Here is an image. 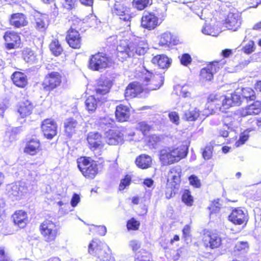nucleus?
Returning <instances> with one entry per match:
<instances>
[{
	"label": "nucleus",
	"mask_w": 261,
	"mask_h": 261,
	"mask_svg": "<svg viewBox=\"0 0 261 261\" xmlns=\"http://www.w3.org/2000/svg\"><path fill=\"white\" fill-rule=\"evenodd\" d=\"M114 64L111 57L102 52L98 51L89 58L88 67L92 71H101L110 68Z\"/></svg>",
	"instance_id": "obj_4"
},
{
	"label": "nucleus",
	"mask_w": 261,
	"mask_h": 261,
	"mask_svg": "<svg viewBox=\"0 0 261 261\" xmlns=\"http://www.w3.org/2000/svg\"><path fill=\"white\" fill-rule=\"evenodd\" d=\"M200 115V111L198 108H190L185 112L183 118L187 121H195Z\"/></svg>",
	"instance_id": "obj_39"
},
{
	"label": "nucleus",
	"mask_w": 261,
	"mask_h": 261,
	"mask_svg": "<svg viewBox=\"0 0 261 261\" xmlns=\"http://www.w3.org/2000/svg\"><path fill=\"white\" fill-rule=\"evenodd\" d=\"M163 137L161 135L153 134L148 136L147 143L148 146L156 148L160 145L163 142Z\"/></svg>",
	"instance_id": "obj_43"
},
{
	"label": "nucleus",
	"mask_w": 261,
	"mask_h": 261,
	"mask_svg": "<svg viewBox=\"0 0 261 261\" xmlns=\"http://www.w3.org/2000/svg\"><path fill=\"white\" fill-rule=\"evenodd\" d=\"M88 251L96 258L97 261L115 260L109 246L97 238L93 239L89 243Z\"/></svg>",
	"instance_id": "obj_3"
},
{
	"label": "nucleus",
	"mask_w": 261,
	"mask_h": 261,
	"mask_svg": "<svg viewBox=\"0 0 261 261\" xmlns=\"http://www.w3.org/2000/svg\"><path fill=\"white\" fill-rule=\"evenodd\" d=\"M199 76L201 80L210 81L213 79L214 74L206 66L201 69Z\"/></svg>",
	"instance_id": "obj_46"
},
{
	"label": "nucleus",
	"mask_w": 261,
	"mask_h": 261,
	"mask_svg": "<svg viewBox=\"0 0 261 261\" xmlns=\"http://www.w3.org/2000/svg\"><path fill=\"white\" fill-rule=\"evenodd\" d=\"M80 125L75 117L71 116L66 118L63 122V133L67 139H71L79 129Z\"/></svg>",
	"instance_id": "obj_14"
},
{
	"label": "nucleus",
	"mask_w": 261,
	"mask_h": 261,
	"mask_svg": "<svg viewBox=\"0 0 261 261\" xmlns=\"http://www.w3.org/2000/svg\"><path fill=\"white\" fill-rule=\"evenodd\" d=\"M174 39L170 33L165 32L162 34L160 39V45L169 46L174 44Z\"/></svg>",
	"instance_id": "obj_42"
},
{
	"label": "nucleus",
	"mask_w": 261,
	"mask_h": 261,
	"mask_svg": "<svg viewBox=\"0 0 261 261\" xmlns=\"http://www.w3.org/2000/svg\"><path fill=\"white\" fill-rule=\"evenodd\" d=\"M131 183V177L128 175H126L121 179L119 185L118 190L120 191L124 190Z\"/></svg>",
	"instance_id": "obj_57"
},
{
	"label": "nucleus",
	"mask_w": 261,
	"mask_h": 261,
	"mask_svg": "<svg viewBox=\"0 0 261 261\" xmlns=\"http://www.w3.org/2000/svg\"><path fill=\"white\" fill-rule=\"evenodd\" d=\"M41 129L44 136L50 140L57 134L58 124L54 119L47 118L42 121Z\"/></svg>",
	"instance_id": "obj_13"
},
{
	"label": "nucleus",
	"mask_w": 261,
	"mask_h": 261,
	"mask_svg": "<svg viewBox=\"0 0 261 261\" xmlns=\"http://www.w3.org/2000/svg\"><path fill=\"white\" fill-rule=\"evenodd\" d=\"M191 227L190 224H186L182 229V238L185 240L191 236Z\"/></svg>",
	"instance_id": "obj_64"
},
{
	"label": "nucleus",
	"mask_w": 261,
	"mask_h": 261,
	"mask_svg": "<svg viewBox=\"0 0 261 261\" xmlns=\"http://www.w3.org/2000/svg\"><path fill=\"white\" fill-rule=\"evenodd\" d=\"M152 163L151 157L145 153L139 155L135 160L136 166L141 169H146L151 167Z\"/></svg>",
	"instance_id": "obj_33"
},
{
	"label": "nucleus",
	"mask_w": 261,
	"mask_h": 261,
	"mask_svg": "<svg viewBox=\"0 0 261 261\" xmlns=\"http://www.w3.org/2000/svg\"><path fill=\"white\" fill-rule=\"evenodd\" d=\"M188 153V147L185 145L166 147L160 150L159 161L162 166H167L178 163L185 158Z\"/></svg>",
	"instance_id": "obj_1"
},
{
	"label": "nucleus",
	"mask_w": 261,
	"mask_h": 261,
	"mask_svg": "<svg viewBox=\"0 0 261 261\" xmlns=\"http://www.w3.org/2000/svg\"><path fill=\"white\" fill-rule=\"evenodd\" d=\"M21 58L27 63L33 64L38 62L37 53L32 48L26 47L21 50Z\"/></svg>",
	"instance_id": "obj_32"
},
{
	"label": "nucleus",
	"mask_w": 261,
	"mask_h": 261,
	"mask_svg": "<svg viewBox=\"0 0 261 261\" xmlns=\"http://www.w3.org/2000/svg\"><path fill=\"white\" fill-rule=\"evenodd\" d=\"M107 143L110 145L121 144L124 141V136L118 129H110L106 133Z\"/></svg>",
	"instance_id": "obj_20"
},
{
	"label": "nucleus",
	"mask_w": 261,
	"mask_h": 261,
	"mask_svg": "<svg viewBox=\"0 0 261 261\" xmlns=\"http://www.w3.org/2000/svg\"><path fill=\"white\" fill-rule=\"evenodd\" d=\"M13 84L17 87L25 89L28 85V79L25 74L20 71H15L11 76Z\"/></svg>",
	"instance_id": "obj_26"
},
{
	"label": "nucleus",
	"mask_w": 261,
	"mask_h": 261,
	"mask_svg": "<svg viewBox=\"0 0 261 261\" xmlns=\"http://www.w3.org/2000/svg\"><path fill=\"white\" fill-rule=\"evenodd\" d=\"M11 219L14 225L20 228L25 227L29 222L28 214L22 210L15 211L11 215Z\"/></svg>",
	"instance_id": "obj_21"
},
{
	"label": "nucleus",
	"mask_w": 261,
	"mask_h": 261,
	"mask_svg": "<svg viewBox=\"0 0 261 261\" xmlns=\"http://www.w3.org/2000/svg\"><path fill=\"white\" fill-rule=\"evenodd\" d=\"M112 86L111 81L107 79H99L97 83V86L95 89V93L96 96H103L108 94Z\"/></svg>",
	"instance_id": "obj_25"
},
{
	"label": "nucleus",
	"mask_w": 261,
	"mask_h": 261,
	"mask_svg": "<svg viewBox=\"0 0 261 261\" xmlns=\"http://www.w3.org/2000/svg\"><path fill=\"white\" fill-rule=\"evenodd\" d=\"M130 49L133 52V57L144 55L146 52V48L136 42H129Z\"/></svg>",
	"instance_id": "obj_41"
},
{
	"label": "nucleus",
	"mask_w": 261,
	"mask_h": 261,
	"mask_svg": "<svg viewBox=\"0 0 261 261\" xmlns=\"http://www.w3.org/2000/svg\"><path fill=\"white\" fill-rule=\"evenodd\" d=\"M0 261H12L4 246H0Z\"/></svg>",
	"instance_id": "obj_61"
},
{
	"label": "nucleus",
	"mask_w": 261,
	"mask_h": 261,
	"mask_svg": "<svg viewBox=\"0 0 261 261\" xmlns=\"http://www.w3.org/2000/svg\"><path fill=\"white\" fill-rule=\"evenodd\" d=\"M88 146L96 157L101 155L105 151V142L102 135L98 132H89L87 136Z\"/></svg>",
	"instance_id": "obj_6"
},
{
	"label": "nucleus",
	"mask_w": 261,
	"mask_h": 261,
	"mask_svg": "<svg viewBox=\"0 0 261 261\" xmlns=\"http://www.w3.org/2000/svg\"><path fill=\"white\" fill-rule=\"evenodd\" d=\"M137 257L135 261H151L150 253L145 249H141L138 251Z\"/></svg>",
	"instance_id": "obj_49"
},
{
	"label": "nucleus",
	"mask_w": 261,
	"mask_h": 261,
	"mask_svg": "<svg viewBox=\"0 0 261 261\" xmlns=\"http://www.w3.org/2000/svg\"><path fill=\"white\" fill-rule=\"evenodd\" d=\"M19 134V129L18 128H14L6 132V136L11 142L17 140L18 139Z\"/></svg>",
	"instance_id": "obj_50"
},
{
	"label": "nucleus",
	"mask_w": 261,
	"mask_h": 261,
	"mask_svg": "<svg viewBox=\"0 0 261 261\" xmlns=\"http://www.w3.org/2000/svg\"><path fill=\"white\" fill-rule=\"evenodd\" d=\"M107 101V98L103 96H96V94L88 96L85 100L86 110L89 113L94 112L98 106Z\"/></svg>",
	"instance_id": "obj_17"
},
{
	"label": "nucleus",
	"mask_w": 261,
	"mask_h": 261,
	"mask_svg": "<svg viewBox=\"0 0 261 261\" xmlns=\"http://www.w3.org/2000/svg\"><path fill=\"white\" fill-rule=\"evenodd\" d=\"M223 65V64L221 63L220 61H213L209 62L206 66L214 74L222 68Z\"/></svg>",
	"instance_id": "obj_51"
},
{
	"label": "nucleus",
	"mask_w": 261,
	"mask_h": 261,
	"mask_svg": "<svg viewBox=\"0 0 261 261\" xmlns=\"http://www.w3.org/2000/svg\"><path fill=\"white\" fill-rule=\"evenodd\" d=\"M4 47L6 50H10L19 48L22 44L20 33L12 30L6 31L3 35Z\"/></svg>",
	"instance_id": "obj_10"
},
{
	"label": "nucleus",
	"mask_w": 261,
	"mask_h": 261,
	"mask_svg": "<svg viewBox=\"0 0 261 261\" xmlns=\"http://www.w3.org/2000/svg\"><path fill=\"white\" fill-rule=\"evenodd\" d=\"M9 23L15 29L27 26L29 21L27 16L23 13L17 12L11 14L9 17Z\"/></svg>",
	"instance_id": "obj_19"
},
{
	"label": "nucleus",
	"mask_w": 261,
	"mask_h": 261,
	"mask_svg": "<svg viewBox=\"0 0 261 261\" xmlns=\"http://www.w3.org/2000/svg\"><path fill=\"white\" fill-rule=\"evenodd\" d=\"M192 59L188 53L182 54L180 58V63L184 66H188L192 62Z\"/></svg>",
	"instance_id": "obj_62"
},
{
	"label": "nucleus",
	"mask_w": 261,
	"mask_h": 261,
	"mask_svg": "<svg viewBox=\"0 0 261 261\" xmlns=\"http://www.w3.org/2000/svg\"><path fill=\"white\" fill-rule=\"evenodd\" d=\"M152 129V126L149 125L145 121L140 122L138 123V130L146 135Z\"/></svg>",
	"instance_id": "obj_58"
},
{
	"label": "nucleus",
	"mask_w": 261,
	"mask_h": 261,
	"mask_svg": "<svg viewBox=\"0 0 261 261\" xmlns=\"http://www.w3.org/2000/svg\"><path fill=\"white\" fill-rule=\"evenodd\" d=\"M181 200L187 206L191 207L194 205L195 198L190 189H185L181 191Z\"/></svg>",
	"instance_id": "obj_35"
},
{
	"label": "nucleus",
	"mask_w": 261,
	"mask_h": 261,
	"mask_svg": "<svg viewBox=\"0 0 261 261\" xmlns=\"http://www.w3.org/2000/svg\"><path fill=\"white\" fill-rule=\"evenodd\" d=\"M221 207V204L220 203V200L217 199L212 201L208 208L211 213H216L220 211Z\"/></svg>",
	"instance_id": "obj_59"
},
{
	"label": "nucleus",
	"mask_w": 261,
	"mask_h": 261,
	"mask_svg": "<svg viewBox=\"0 0 261 261\" xmlns=\"http://www.w3.org/2000/svg\"><path fill=\"white\" fill-rule=\"evenodd\" d=\"M243 99L246 100L248 102L251 101H254L256 98V95L254 90L250 87H245L242 88L240 90Z\"/></svg>",
	"instance_id": "obj_40"
},
{
	"label": "nucleus",
	"mask_w": 261,
	"mask_h": 261,
	"mask_svg": "<svg viewBox=\"0 0 261 261\" xmlns=\"http://www.w3.org/2000/svg\"><path fill=\"white\" fill-rule=\"evenodd\" d=\"M249 131L245 130L240 134L239 139L235 143L236 147L242 146L248 140L249 138Z\"/></svg>",
	"instance_id": "obj_53"
},
{
	"label": "nucleus",
	"mask_w": 261,
	"mask_h": 261,
	"mask_svg": "<svg viewBox=\"0 0 261 261\" xmlns=\"http://www.w3.org/2000/svg\"><path fill=\"white\" fill-rule=\"evenodd\" d=\"M255 49L254 42L250 40L242 48L243 52L246 54H250L253 53Z\"/></svg>",
	"instance_id": "obj_60"
},
{
	"label": "nucleus",
	"mask_w": 261,
	"mask_h": 261,
	"mask_svg": "<svg viewBox=\"0 0 261 261\" xmlns=\"http://www.w3.org/2000/svg\"><path fill=\"white\" fill-rule=\"evenodd\" d=\"M126 226L128 231H137L139 229L140 222L133 217L127 220Z\"/></svg>",
	"instance_id": "obj_47"
},
{
	"label": "nucleus",
	"mask_w": 261,
	"mask_h": 261,
	"mask_svg": "<svg viewBox=\"0 0 261 261\" xmlns=\"http://www.w3.org/2000/svg\"><path fill=\"white\" fill-rule=\"evenodd\" d=\"M223 96L216 93H210L207 97L206 105L212 110L220 109L222 107Z\"/></svg>",
	"instance_id": "obj_27"
},
{
	"label": "nucleus",
	"mask_w": 261,
	"mask_h": 261,
	"mask_svg": "<svg viewBox=\"0 0 261 261\" xmlns=\"http://www.w3.org/2000/svg\"><path fill=\"white\" fill-rule=\"evenodd\" d=\"M71 21V25L68 30H73L79 32L82 30L84 23L83 21L77 18L73 19Z\"/></svg>",
	"instance_id": "obj_56"
},
{
	"label": "nucleus",
	"mask_w": 261,
	"mask_h": 261,
	"mask_svg": "<svg viewBox=\"0 0 261 261\" xmlns=\"http://www.w3.org/2000/svg\"><path fill=\"white\" fill-rule=\"evenodd\" d=\"M77 167L83 175L88 179H93L98 173L97 165L89 157L81 156L77 159Z\"/></svg>",
	"instance_id": "obj_8"
},
{
	"label": "nucleus",
	"mask_w": 261,
	"mask_h": 261,
	"mask_svg": "<svg viewBox=\"0 0 261 261\" xmlns=\"http://www.w3.org/2000/svg\"><path fill=\"white\" fill-rule=\"evenodd\" d=\"M133 6L139 11H142L151 5L152 0H133Z\"/></svg>",
	"instance_id": "obj_44"
},
{
	"label": "nucleus",
	"mask_w": 261,
	"mask_h": 261,
	"mask_svg": "<svg viewBox=\"0 0 261 261\" xmlns=\"http://www.w3.org/2000/svg\"><path fill=\"white\" fill-rule=\"evenodd\" d=\"M168 176L174 183V188L178 189L180 182V172L176 168L172 167L169 171Z\"/></svg>",
	"instance_id": "obj_38"
},
{
	"label": "nucleus",
	"mask_w": 261,
	"mask_h": 261,
	"mask_svg": "<svg viewBox=\"0 0 261 261\" xmlns=\"http://www.w3.org/2000/svg\"><path fill=\"white\" fill-rule=\"evenodd\" d=\"M228 220L235 225H242L247 222V215L240 208H236L228 216Z\"/></svg>",
	"instance_id": "obj_24"
},
{
	"label": "nucleus",
	"mask_w": 261,
	"mask_h": 261,
	"mask_svg": "<svg viewBox=\"0 0 261 261\" xmlns=\"http://www.w3.org/2000/svg\"><path fill=\"white\" fill-rule=\"evenodd\" d=\"M130 114V109L128 106L120 103L116 106L115 115L117 122L122 123L128 121Z\"/></svg>",
	"instance_id": "obj_23"
},
{
	"label": "nucleus",
	"mask_w": 261,
	"mask_h": 261,
	"mask_svg": "<svg viewBox=\"0 0 261 261\" xmlns=\"http://www.w3.org/2000/svg\"><path fill=\"white\" fill-rule=\"evenodd\" d=\"M143 91L140 84L137 82L129 83L126 87L124 95L125 97L133 98L138 96Z\"/></svg>",
	"instance_id": "obj_28"
},
{
	"label": "nucleus",
	"mask_w": 261,
	"mask_h": 261,
	"mask_svg": "<svg viewBox=\"0 0 261 261\" xmlns=\"http://www.w3.org/2000/svg\"><path fill=\"white\" fill-rule=\"evenodd\" d=\"M49 48L51 54L56 57L60 56L63 52V48L57 38L51 40L49 44Z\"/></svg>",
	"instance_id": "obj_37"
},
{
	"label": "nucleus",
	"mask_w": 261,
	"mask_h": 261,
	"mask_svg": "<svg viewBox=\"0 0 261 261\" xmlns=\"http://www.w3.org/2000/svg\"><path fill=\"white\" fill-rule=\"evenodd\" d=\"M242 94L238 89L231 94L230 98L224 96V98L222 99V107L227 109L231 107L239 106L242 104Z\"/></svg>",
	"instance_id": "obj_18"
},
{
	"label": "nucleus",
	"mask_w": 261,
	"mask_h": 261,
	"mask_svg": "<svg viewBox=\"0 0 261 261\" xmlns=\"http://www.w3.org/2000/svg\"><path fill=\"white\" fill-rule=\"evenodd\" d=\"M113 13L119 16V23L120 28H125L129 27L132 16L130 14V8L126 6L123 0H116L115 1L113 9Z\"/></svg>",
	"instance_id": "obj_7"
},
{
	"label": "nucleus",
	"mask_w": 261,
	"mask_h": 261,
	"mask_svg": "<svg viewBox=\"0 0 261 261\" xmlns=\"http://www.w3.org/2000/svg\"><path fill=\"white\" fill-rule=\"evenodd\" d=\"M214 151V145L211 143L207 144L203 149L202 151V157L205 160L211 159L213 156Z\"/></svg>",
	"instance_id": "obj_48"
},
{
	"label": "nucleus",
	"mask_w": 261,
	"mask_h": 261,
	"mask_svg": "<svg viewBox=\"0 0 261 261\" xmlns=\"http://www.w3.org/2000/svg\"><path fill=\"white\" fill-rule=\"evenodd\" d=\"M141 79L146 89L150 91L159 89L164 83L161 74L153 73L146 69L142 72Z\"/></svg>",
	"instance_id": "obj_9"
},
{
	"label": "nucleus",
	"mask_w": 261,
	"mask_h": 261,
	"mask_svg": "<svg viewBox=\"0 0 261 261\" xmlns=\"http://www.w3.org/2000/svg\"><path fill=\"white\" fill-rule=\"evenodd\" d=\"M151 62L159 68L166 69L170 66L171 63V60L167 56L162 54L154 56L151 60Z\"/></svg>",
	"instance_id": "obj_34"
},
{
	"label": "nucleus",
	"mask_w": 261,
	"mask_h": 261,
	"mask_svg": "<svg viewBox=\"0 0 261 261\" xmlns=\"http://www.w3.org/2000/svg\"><path fill=\"white\" fill-rule=\"evenodd\" d=\"M39 230L44 241L49 245L55 244L61 234L59 225L51 218L44 219L40 223Z\"/></svg>",
	"instance_id": "obj_2"
},
{
	"label": "nucleus",
	"mask_w": 261,
	"mask_h": 261,
	"mask_svg": "<svg viewBox=\"0 0 261 261\" xmlns=\"http://www.w3.org/2000/svg\"><path fill=\"white\" fill-rule=\"evenodd\" d=\"M9 186L8 193L10 195L13 197H19L21 196L22 192L20 191V187L14 184H11Z\"/></svg>",
	"instance_id": "obj_54"
},
{
	"label": "nucleus",
	"mask_w": 261,
	"mask_h": 261,
	"mask_svg": "<svg viewBox=\"0 0 261 261\" xmlns=\"http://www.w3.org/2000/svg\"><path fill=\"white\" fill-rule=\"evenodd\" d=\"M63 74L58 71H51L47 73L41 83L42 90L48 94L56 91L62 83Z\"/></svg>",
	"instance_id": "obj_5"
},
{
	"label": "nucleus",
	"mask_w": 261,
	"mask_h": 261,
	"mask_svg": "<svg viewBox=\"0 0 261 261\" xmlns=\"http://www.w3.org/2000/svg\"><path fill=\"white\" fill-rule=\"evenodd\" d=\"M249 246L246 241H240L238 242L233 248V252L238 254H241L247 252Z\"/></svg>",
	"instance_id": "obj_45"
},
{
	"label": "nucleus",
	"mask_w": 261,
	"mask_h": 261,
	"mask_svg": "<svg viewBox=\"0 0 261 261\" xmlns=\"http://www.w3.org/2000/svg\"><path fill=\"white\" fill-rule=\"evenodd\" d=\"M202 242L206 248L217 249L222 245V238L218 233L205 229L202 237Z\"/></svg>",
	"instance_id": "obj_11"
},
{
	"label": "nucleus",
	"mask_w": 261,
	"mask_h": 261,
	"mask_svg": "<svg viewBox=\"0 0 261 261\" xmlns=\"http://www.w3.org/2000/svg\"><path fill=\"white\" fill-rule=\"evenodd\" d=\"M170 120L173 123L178 125L179 123V117L176 112H171L168 114Z\"/></svg>",
	"instance_id": "obj_63"
},
{
	"label": "nucleus",
	"mask_w": 261,
	"mask_h": 261,
	"mask_svg": "<svg viewBox=\"0 0 261 261\" xmlns=\"http://www.w3.org/2000/svg\"><path fill=\"white\" fill-rule=\"evenodd\" d=\"M65 40L68 45L73 49H80L82 45V36L79 31L68 30Z\"/></svg>",
	"instance_id": "obj_16"
},
{
	"label": "nucleus",
	"mask_w": 261,
	"mask_h": 261,
	"mask_svg": "<svg viewBox=\"0 0 261 261\" xmlns=\"http://www.w3.org/2000/svg\"><path fill=\"white\" fill-rule=\"evenodd\" d=\"M41 150V143L38 139L32 138L27 142L23 151L26 154L35 155Z\"/></svg>",
	"instance_id": "obj_30"
},
{
	"label": "nucleus",
	"mask_w": 261,
	"mask_h": 261,
	"mask_svg": "<svg viewBox=\"0 0 261 261\" xmlns=\"http://www.w3.org/2000/svg\"><path fill=\"white\" fill-rule=\"evenodd\" d=\"M260 112L261 101L260 100H254L251 104L240 109L238 111L241 117L257 115Z\"/></svg>",
	"instance_id": "obj_15"
},
{
	"label": "nucleus",
	"mask_w": 261,
	"mask_h": 261,
	"mask_svg": "<svg viewBox=\"0 0 261 261\" xmlns=\"http://www.w3.org/2000/svg\"><path fill=\"white\" fill-rule=\"evenodd\" d=\"M189 185L195 189H199L201 188L202 184L201 180L199 177L195 175L192 174L188 177Z\"/></svg>",
	"instance_id": "obj_52"
},
{
	"label": "nucleus",
	"mask_w": 261,
	"mask_h": 261,
	"mask_svg": "<svg viewBox=\"0 0 261 261\" xmlns=\"http://www.w3.org/2000/svg\"><path fill=\"white\" fill-rule=\"evenodd\" d=\"M236 121L237 119L235 118L234 115H226L224 116L222 119L223 124L226 126L228 128L231 127Z\"/></svg>",
	"instance_id": "obj_55"
},
{
	"label": "nucleus",
	"mask_w": 261,
	"mask_h": 261,
	"mask_svg": "<svg viewBox=\"0 0 261 261\" xmlns=\"http://www.w3.org/2000/svg\"><path fill=\"white\" fill-rule=\"evenodd\" d=\"M161 23L160 18L153 12L144 13L141 19V27L148 31H152Z\"/></svg>",
	"instance_id": "obj_12"
},
{
	"label": "nucleus",
	"mask_w": 261,
	"mask_h": 261,
	"mask_svg": "<svg viewBox=\"0 0 261 261\" xmlns=\"http://www.w3.org/2000/svg\"><path fill=\"white\" fill-rule=\"evenodd\" d=\"M117 57L121 62L133 57V52L130 49L129 43L125 40L120 41L117 47Z\"/></svg>",
	"instance_id": "obj_22"
},
{
	"label": "nucleus",
	"mask_w": 261,
	"mask_h": 261,
	"mask_svg": "<svg viewBox=\"0 0 261 261\" xmlns=\"http://www.w3.org/2000/svg\"><path fill=\"white\" fill-rule=\"evenodd\" d=\"M35 28L40 32H45L48 26V17L46 14L37 13L34 16Z\"/></svg>",
	"instance_id": "obj_31"
},
{
	"label": "nucleus",
	"mask_w": 261,
	"mask_h": 261,
	"mask_svg": "<svg viewBox=\"0 0 261 261\" xmlns=\"http://www.w3.org/2000/svg\"><path fill=\"white\" fill-rule=\"evenodd\" d=\"M34 108L33 103L27 99L19 103L17 112L21 118H24L32 114Z\"/></svg>",
	"instance_id": "obj_29"
},
{
	"label": "nucleus",
	"mask_w": 261,
	"mask_h": 261,
	"mask_svg": "<svg viewBox=\"0 0 261 261\" xmlns=\"http://www.w3.org/2000/svg\"><path fill=\"white\" fill-rule=\"evenodd\" d=\"M225 24L228 29L236 31L239 27L240 22L238 16L234 13H229L225 20Z\"/></svg>",
	"instance_id": "obj_36"
}]
</instances>
